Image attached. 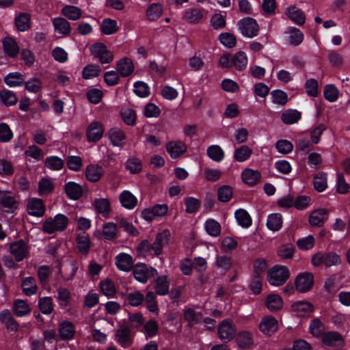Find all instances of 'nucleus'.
Here are the masks:
<instances>
[{
	"mask_svg": "<svg viewBox=\"0 0 350 350\" xmlns=\"http://www.w3.org/2000/svg\"><path fill=\"white\" fill-rule=\"evenodd\" d=\"M54 185L51 180L42 178L38 183V193L40 196H48L53 192Z\"/></svg>",
	"mask_w": 350,
	"mask_h": 350,
	"instance_id": "47",
	"label": "nucleus"
},
{
	"mask_svg": "<svg viewBox=\"0 0 350 350\" xmlns=\"http://www.w3.org/2000/svg\"><path fill=\"white\" fill-rule=\"evenodd\" d=\"M118 30L117 22L111 18H105L101 24V31L104 34L110 35L114 33Z\"/></svg>",
	"mask_w": 350,
	"mask_h": 350,
	"instance_id": "51",
	"label": "nucleus"
},
{
	"mask_svg": "<svg viewBox=\"0 0 350 350\" xmlns=\"http://www.w3.org/2000/svg\"><path fill=\"white\" fill-rule=\"evenodd\" d=\"M53 23L56 31L64 35H68L70 33L71 27L69 22L64 18H55L53 21Z\"/></svg>",
	"mask_w": 350,
	"mask_h": 350,
	"instance_id": "39",
	"label": "nucleus"
},
{
	"mask_svg": "<svg viewBox=\"0 0 350 350\" xmlns=\"http://www.w3.org/2000/svg\"><path fill=\"white\" fill-rule=\"evenodd\" d=\"M14 312L17 317H23L31 311L29 306L23 299H17L14 302Z\"/></svg>",
	"mask_w": 350,
	"mask_h": 350,
	"instance_id": "41",
	"label": "nucleus"
},
{
	"mask_svg": "<svg viewBox=\"0 0 350 350\" xmlns=\"http://www.w3.org/2000/svg\"><path fill=\"white\" fill-rule=\"evenodd\" d=\"M115 338L117 342L124 348L129 347L132 345L131 330L126 325H121L116 331Z\"/></svg>",
	"mask_w": 350,
	"mask_h": 350,
	"instance_id": "9",
	"label": "nucleus"
},
{
	"mask_svg": "<svg viewBox=\"0 0 350 350\" xmlns=\"http://www.w3.org/2000/svg\"><path fill=\"white\" fill-rule=\"evenodd\" d=\"M239 28L242 34L248 38H253L258 34L259 26L256 21L250 17H247L239 21Z\"/></svg>",
	"mask_w": 350,
	"mask_h": 350,
	"instance_id": "6",
	"label": "nucleus"
},
{
	"mask_svg": "<svg viewBox=\"0 0 350 350\" xmlns=\"http://www.w3.org/2000/svg\"><path fill=\"white\" fill-rule=\"evenodd\" d=\"M328 211L319 208L312 211L309 217V223L312 226H323L327 219Z\"/></svg>",
	"mask_w": 350,
	"mask_h": 350,
	"instance_id": "14",
	"label": "nucleus"
},
{
	"mask_svg": "<svg viewBox=\"0 0 350 350\" xmlns=\"http://www.w3.org/2000/svg\"><path fill=\"white\" fill-rule=\"evenodd\" d=\"M0 203L3 207L8 208L12 211L13 209L16 208V201L8 191H0Z\"/></svg>",
	"mask_w": 350,
	"mask_h": 350,
	"instance_id": "38",
	"label": "nucleus"
},
{
	"mask_svg": "<svg viewBox=\"0 0 350 350\" xmlns=\"http://www.w3.org/2000/svg\"><path fill=\"white\" fill-rule=\"evenodd\" d=\"M259 328L263 334L271 335L278 330V322L273 317L267 316L262 319Z\"/></svg>",
	"mask_w": 350,
	"mask_h": 350,
	"instance_id": "12",
	"label": "nucleus"
},
{
	"mask_svg": "<svg viewBox=\"0 0 350 350\" xmlns=\"http://www.w3.org/2000/svg\"><path fill=\"white\" fill-rule=\"evenodd\" d=\"M30 18L29 14L21 12L14 21L17 29L20 31H27L30 27Z\"/></svg>",
	"mask_w": 350,
	"mask_h": 350,
	"instance_id": "31",
	"label": "nucleus"
},
{
	"mask_svg": "<svg viewBox=\"0 0 350 350\" xmlns=\"http://www.w3.org/2000/svg\"><path fill=\"white\" fill-rule=\"evenodd\" d=\"M94 206L96 211L103 217H107L109 214L110 203L106 198H99L94 200Z\"/></svg>",
	"mask_w": 350,
	"mask_h": 350,
	"instance_id": "45",
	"label": "nucleus"
},
{
	"mask_svg": "<svg viewBox=\"0 0 350 350\" xmlns=\"http://www.w3.org/2000/svg\"><path fill=\"white\" fill-rule=\"evenodd\" d=\"M202 17L203 10L191 8L185 12L183 18L189 23H198Z\"/></svg>",
	"mask_w": 350,
	"mask_h": 350,
	"instance_id": "33",
	"label": "nucleus"
},
{
	"mask_svg": "<svg viewBox=\"0 0 350 350\" xmlns=\"http://www.w3.org/2000/svg\"><path fill=\"white\" fill-rule=\"evenodd\" d=\"M38 306L42 313L44 314H51L53 310L52 298L50 297H44L40 298Z\"/></svg>",
	"mask_w": 350,
	"mask_h": 350,
	"instance_id": "54",
	"label": "nucleus"
},
{
	"mask_svg": "<svg viewBox=\"0 0 350 350\" xmlns=\"http://www.w3.org/2000/svg\"><path fill=\"white\" fill-rule=\"evenodd\" d=\"M64 191L67 196L72 200L79 199L83 194L82 187L74 182H68L64 185Z\"/></svg>",
	"mask_w": 350,
	"mask_h": 350,
	"instance_id": "20",
	"label": "nucleus"
},
{
	"mask_svg": "<svg viewBox=\"0 0 350 350\" xmlns=\"http://www.w3.org/2000/svg\"><path fill=\"white\" fill-rule=\"evenodd\" d=\"M103 173L104 170L101 166L92 164L87 167L85 176L89 180L96 182L100 180Z\"/></svg>",
	"mask_w": 350,
	"mask_h": 350,
	"instance_id": "25",
	"label": "nucleus"
},
{
	"mask_svg": "<svg viewBox=\"0 0 350 350\" xmlns=\"http://www.w3.org/2000/svg\"><path fill=\"white\" fill-rule=\"evenodd\" d=\"M236 327L230 320H224L219 324L217 332L219 338L224 342H228L232 340L236 335Z\"/></svg>",
	"mask_w": 350,
	"mask_h": 350,
	"instance_id": "5",
	"label": "nucleus"
},
{
	"mask_svg": "<svg viewBox=\"0 0 350 350\" xmlns=\"http://www.w3.org/2000/svg\"><path fill=\"white\" fill-rule=\"evenodd\" d=\"M235 217L239 225L248 228L252 224V219L248 213L244 209H239L235 212Z\"/></svg>",
	"mask_w": 350,
	"mask_h": 350,
	"instance_id": "49",
	"label": "nucleus"
},
{
	"mask_svg": "<svg viewBox=\"0 0 350 350\" xmlns=\"http://www.w3.org/2000/svg\"><path fill=\"white\" fill-rule=\"evenodd\" d=\"M252 153V149L247 146H241L235 150L234 157L237 161L243 162L247 160L251 156Z\"/></svg>",
	"mask_w": 350,
	"mask_h": 350,
	"instance_id": "59",
	"label": "nucleus"
},
{
	"mask_svg": "<svg viewBox=\"0 0 350 350\" xmlns=\"http://www.w3.org/2000/svg\"><path fill=\"white\" fill-rule=\"evenodd\" d=\"M64 16L70 20L76 21L81 17V10L73 5H66L62 10Z\"/></svg>",
	"mask_w": 350,
	"mask_h": 350,
	"instance_id": "44",
	"label": "nucleus"
},
{
	"mask_svg": "<svg viewBox=\"0 0 350 350\" xmlns=\"http://www.w3.org/2000/svg\"><path fill=\"white\" fill-rule=\"evenodd\" d=\"M104 126L100 122H92L88 127L86 135L88 142H96L103 135Z\"/></svg>",
	"mask_w": 350,
	"mask_h": 350,
	"instance_id": "11",
	"label": "nucleus"
},
{
	"mask_svg": "<svg viewBox=\"0 0 350 350\" xmlns=\"http://www.w3.org/2000/svg\"><path fill=\"white\" fill-rule=\"evenodd\" d=\"M100 72L101 70L99 66L89 64L83 68L82 75L84 79H89L98 77Z\"/></svg>",
	"mask_w": 350,
	"mask_h": 350,
	"instance_id": "63",
	"label": "nucleus"
},
{
	"mask_svg": "<svg viewBox=\"0 0 350 350\" xmlns=\"http://www.w3.org/2000/svg\"><path fill=\"white\" fill-rule=\"evenodd\" d=\"M322 342L328 346H342L344 345V338L337 332H329L323 334Z\"/></svg>",
	"mask_w": 350,
	"mask_h": 350,
	"instance_id": "19",
	"label": "nucleus"
},
{
	"mask_svg": "<svg viewBox=\"0 0 350 350\" xmlns=\"http://www.w3.org/2000/svg\"><path fill=\"white\" fill-rule=\"evenodd\" d=\"M91 54L98 59L101 64H109L112 62L113 55L103 43H96L90 46Z\"/></svg>",
	"mask_w": 350,
	"mask_h": 350,
	"instance_id": "4",
	"label": "nucleus"
},
{
	"mask_svg": "<svg viewBox=\"0 0 350 350\" xmlns=\"http://www.w3.org/2000/svg\"><path fill=\"white\" fill-rule=\"evenodd\" d=\"M294 252V246L291 243H287L278 248V254L282 259H292Z\"/></svg>",
	"mask_w": 350,
	"mask_h": 350,
	"instance_id": "61",
	"label": "nucleus"
},
{
	"mask_svg": "<svg viewBox=\"0 0 350 350\" xmlns=\"http://www.w3.org/2000/svg\"><path fill=\"white\" fill-rule=\"evenodd\" d=\"M202 318L200 312H196L191 308L185 310L184 312V319L188 323L189 327L199 323Z\"/></svg>",
	"mask_w": 350,
	"mask_h": 350,
	"instance_id": "40",
	"label": "nucleus"
},
{
	"mask_svg": "<svg viewBox=\"0 0 350 350\" xmlns=\"http://www.w3.org/2000/svg\"><path fill=\"white\" fill-rule=\"evenodd\" d=\"M287 33L289 34L288 42L291 45L298 46L304 40L303 33L297 28H289Z\"/></svg>",
	"mask_w": 350,
	"mask_h": 350,
	"instance_id": "37",
	"label": "nucleus"
},
{
	"mask_svg": "<svg viewBox=\"0 0 350 350\" xmlns=\"http://www.w3.org/2000/svg\"><path fill=\"white\" fill-rule=\"evenodd\" d=\"M237 342L238 346L242 349L250 347L253 344L252 333L247 331L240 332L237 337Z\"/></svg>",
	"mask_w": 350,
	"mask_h": 350,
	"instance_id": "34",
	"label": "nucleus"
},
{
	"mask_svg": "<svg viewBox=\"0 0 350 350\" xmlns=\"http://www.w3.org/2000/svg\"><path fill=\"white\" fill-rule=\"evenodd\" d=\"M163 8L160 3L151 4L146 10V16L150 21H155L162 14Z\"/></svg>",
	"mask_w": 350,
	"mask_h": 350,
	"instance_id": "42",
	"label": "nucleus"
},
{
	"mask_svg": "<svg viewBox=\"0 0 350 350\" xmlns=\"http://www.w3.org/2000/svg\"><path fill=\"white\" fill-rule=\"evenodd\" d=\"M44 165L52 170H60L63 168L64 161L57 157H49L45 159Z\"/></svg>",
	"mask_w": 350,
	"mask_h": 350,
	"instance_id": "53",
	"label": "nucleus"
},
{
	"mask_svg": "<svg viewBox=\"0 0 350 350\" xmlns=\"http://www.w3.org/2000/svg\"><path fill=\"white\" fill-rule=\"evenodd\" d=\"M0 320L8 330L11 332H16L18 330V323L9 310H4L1 312Z\"/></svg>",
	"mask_w": 350,
	"mask_h": 350,
	"instance_id": "15",
	"label": "nucleus"
},
{
	"mask_svg": "<svg viewBox=\"0 0 350 350\" xmlns=\"http://www.w3.org/2000/svg\"><path fill=\"white\" fill-rule=\"evenodd\" d=\"M3 46L5 53L10 57H16L19 53V47L16 42L12 38H5L3 40Z\"/></svg>",
	"mask_w": 350,
	"mask_h": 350,
	"instance_id": "24",
	"label": "nucleus"
},
{
	"mask_svg": "<svg viewBox=\"0 0 350 350\" xmlns=\"http://www.w3.org/2000/svg\"><path fill=\"white\" fill-rule=\"evenodd\" d=\"M325 327L323 323L319 319H314L312 321L310 325V332L315 337L323 336Z\"/></svg>",
	"mask_w": 350,
	"mask_h": 350,
	"instance_id": "56",
	"label": "nucleus"
},
{
	"mask_svg": "<svg viewBox=\"0 0 350 350\" xmlns=\"http://www.w3.org/2000/svg\"><path fill=\"white\" fill-rule=\"evenodd\" d=\"M292 310L298 316H304L313 311V306L308 301H298L291 306Z\"/></svg>",
	"mask_w": 350,
	"mask_h": 350,
	"instance_id": "29",
	"label": "nucleus"
},
{
	"mask_svg": "<svg viewBox=\"0 0 350 350\" xmlns=\"http://www.w3.org/2000/svg\"><path fill=\"white\" fill-rule=\"evenodd\" d=\"M314 188L319 192L323 191L327 188V176L323 172H319L313 178Z\"/></svg>",
	"mask_w": 350,
	"mask_h": 350,
	"instance_id": "48",
	"label": "nucleus"
},
{
	"mask_svg": "<svg viewBox=\"0 0 350 350\" xmlns=\"http://www.w3.org/2000/svg\"><path fill=\"white\" fill-rule=\"evenodd\" d=\"M260 173L257 170L247 169L242 173V179L249 185H255L260 179Z\"/></svg>",
	"mask_w": 350,
	"mask_h": 350,
	"instance_id": "28",
	"label": "nucleus"
},
{
	"mask_svg": "<svg viewBox=\"0 0 350 350\" xmlns=\"http://www.w3.org/2000/svg\"><path fill=\"white\" fill-rule=\"evenodd\" d=\"M205 228L208 234L213 237H217L220 234V224L213 219H208L206 221Z\"/></svg>",
	"mask_w": 350,
	"mask_h": 350,
	"instance_id": "62",
	"label": "nucleus"
},
{
	"mask_svg": "<svg viewBox=\"0 0 350 350\" xmlns=\"http://www.w3.org/2000/svg\"><path fill=\"white\" fill-rule=\"evenodd\" d=\"M117 70L122 77L129 76L134 71V65L132 60L128 57L120 59L117 63Z\"/></svg>",
	"mask_w": 350,
	"mask_h": 350,
	"instance_id": "22",
	"label": "nucleus"
},
{
	"mask_svg": "<svg viewBox=\"0 0 350 350\" xmlns=\"http://www.w3.org/2000/svg\"><path fill=\"white\" fill-rule=\"evenodd\" d=\"M135 278L142 282L146 283L148 280L157 275V271L152 267H148L145 264H137L133 269Z\"/></svg>",
	"mask_w": 350,
	"mask_h": 350,
	"instance_id": "7",
	"label": "nucleus"
},
{
	"mask_svg": "<svg viewBox=\"0 0 350 350\" xmlns=\"http://www.w3.org/2000/svg\"><path fill=\"white\" fill-rule=\"evenodd\" d=\"M29 214L41 217L44 214L45 208L43 200L39 198H33L29 201L27 204Z\"/></svg>",
	"mask_w": 350,
	"mask_h": 350,
	"instance_id": "17",
	"label": "nucleus"
},
{
	"mask_svg": "<svg viewBox=\"0 0 350 350\" xmlns=\"http://www.w3.org/2000/svg\"><path fill=\"white\" fill-rule=\"evenodd\" d=\"M154 290L156 294L159 295H165L169 293L170 282L167 276H159L155 280Z\"/></svg>",
	"mask_w": 350,
	"mask_h": 350,
	"instance_id": "26",
	"label": "nucleus"
},
{
	"mask_svg": "<svg viewBox=\"0 0 350 350\" xmlns=\"http://www.w3.org/2000/svg\"><path fill=\"white\" fill-rule=\"evenodd\" d=\"M290 271L285 266L275 265L269 269L267 281L272 286L283 285L290 278Z\"/></svg>",
	"mask_w": 350,
	"mask_h": 350,
	"instance_id": "1",
	"label": "nucleus"
},
{
	"mask_svg": "<svg viewBox=\"0 0 350 350\" xmlns=\"http://www.w3.org/2000/svg\"><path fill=\"white\" fill-rule=\"evenodd\" d=\"M144 301H146V307L150 312H157L159 310L156 295L154 292L148 291L146 293V297H144Z\"/></svg>",
	"mask_w": 350,
	"mask_h": 350,
	"instance_id": "60",
	"label": "nucleus"
},
{
	"mask_svg": "<svg viewBox=\"0 0 350 350\" xmlns=\"http://www.w3.org/2000/svg\"><path fill=\"white\" fill-rule=\"evenodd\" d=\"M109 138L114 146H121L122 142L125 139V135L119 129L113 128L109 131Z\"/></svg>",
	"mask_w": 350,
	"mask_h": 350,
	"instance_id": "58",
	"label": "nucleus"
},
{
	"mask_svg": "<svg viewBox=\"0 0 350 350\" xmlns=\"http://www.w3.org/2000/svg\"><path fill=\"white\" fill-rule=\"evenodd\" d=\"M301 117V112L295 109H287L282 113L281 120L285 124H293L297 122Z\"/></svg>",
	"mask_w": 350,
	"mask_h": 350,
	"instance_id": "27",
	"label": "nucleus"
},
{
	"mask_svg": "<svg viewBox=\"0 0 350 350\" xmlns=\"http://www.w3.org/2000/svg\"><path fill=\"white\" fill-rule=\"evenodd\" d=\"M11 254L14 256L16 261L19 262L27 256L28 247L27 243L22 239L16 241L10 246Z\"/></svg>",
	"mask_w": 350,
	"mask_h": 350,
	"instance_id": "10",
	"label": "nucleus"
},
{
	"mask_svg": "<svg viewBox=\"0 0 350 350\" xmlns=\"http://www.w3.org/2000/svg\"><path fill=\"white\" fill-rule=\"evenodd\" d=\"M314 286V275L310 272L298 274L295 280V289L301 293L310 291Z\"/></svg>",
	"mask_w": 350,
	"mask_h": 350,
	"instance_id": "3",
	"label": "nucleus"
},
{
	"mask_svg": "<svg viewBox=\"0 0 350 350\" xmlns=\"http://www.w3.org/2000/svg\"><path fill=\"white\" fill-rule=\"evenodd\" d=\"M23 292L27 296H31L36 293L38 287L36 280L33 277L25 278L22 282Z\"/></svg>",
	"mask_w": 350,
	"mask_h": 350,
	"instance_id": "36",
	"label": "nucleus"
},
{
	"mask_svg": "<svg viewBox=\"0 0 350 350\" xmlns=\"http://www.w3.org/2000/svg\"><path fill=\"white\" fill-rule=\"evenodd\" d=\"M103 234L105 239L107 240H114L117 237V225L109 222L104 225L103 228Z\"/></svg>",
	"mask_w": 350,
	"mask_h": 350,
	"instance_id": "55",
	"label": "nucleus"
},
{
	"mask_svg": "<svg viewBox=\"0 0 350 350\" xmlns=\"http://www.w3.org/2000/svg\"><path fill=\"white\" fill-rule=\"evenodd\" d=\"M0 99L7 107L14 105L18 101L16 94L13 92L7 90L0 92Z\"/></svg>",
	"mask_w": 350,
	"mask_h": 350,
	"instance_id": "50",
	"label": "nucleus"
},
{
	"mask_svg": "<svg viewBox=\"0 0 350 350\" xmlns=\"http://www.w3.org/2000/svg\"><path fill=\"white\" fill-rule=\"evenodd\" d=\"M219 38L221 43L229 49L234 47L237 44V38L232 33H222L219 35Z\"/></svg>",
	"mask_w": 350,
	"mask_h": 350,
	"instance_id": "57",
	"label": "nucleus"
},
{
	"mask_svg": "<svg viewBox=\"0 0 350 350\" xmlns=\"http://www.w3.org/2000/svg\"><path fill=\"white\" fill-rule=\"evenodd\" d=\"M186 144L180 141L170 142L166 144V150L172 158L176 159L187 151Z\"/></svg>",
	"mask_w": 350,
	"mask_h": 350,
	"instance_id": "13",
	"label": "nucleus"
},
{
	"mask_svg": "<svg viewBox=\"0 0 350 350\" xmlns=\"http://www.w3.org/2000/svg\"><path fill=\"white\" fill-rule=\"evenodd\" d=\"M268 228L272 231L279 230L282 226V215L279 213L269 215L267 221Z\"/></svg>",
	"mask_w": 350,
	"mask_h": 350,
	"instance_id": "43",
	"label": "nucleus"
},
{
	"mask_svg": "<svg viewBox=\"0 0 350 350\" xmlns=\"http://www.w3.org/2000/svg\"><path fill=\"white\" fill-rule=\"evenodd\" d=\"M68 224V218L62 214H57L53 219L51 217L46 219L42 226L44 232L52 234L56 231H64Z\"/></svg>",
	"mask_w": 350,
	"mask_h": 350,
	"instance_id": "2",
	"label": "nucleus"
},
{
	"mask_svg": "<svg viewBox=\"0 0 350 350\" xmlns=\"http://www.w3.org/2000/svg\"><path fill=\"white\" fill-rule=\"evenodd\" d=\"M116 265L119 269L123 271H129L135 267L133 258L125 253H121L116 256Z\"/></svg>",
	"mask_w": 350,
	"mask_h": 350,
	"instance_id": "16",
	"label": "nucleus"
},
{
	"mask_svg": "<svg viewBox=\"0 0 350 350\" xmlns=\"http://www.w3.org/2000/svg\"><path fill=\"white\" fill-rule=\"evenodd\" d=\"M265 306L271 312H275L283 307V299L279 295L271 294L267 296Z\"/></svg>",
	"mask_w": 350,
	"mask_h": 350,
	"instance_id": "18",
	"label": "nucleus"
},
{
	"mask_svg": "<svg viewBox=\"0 0 350 350\" xmlns=\"http://www.w3.org/2000/svg\"><path fill=\"white\" fill-rule=\"evenodd\" d=\"M232 64L237 70H245L247 65V57L245 53L243 51L237 52L232 57Z\"/></svg>",
	"mask_w": 350,
	"mask_h": 350,
	"instance_id": "35",
	"label": "nucleus"
},
{
	"mask_svg": "<svg viewBox=\"0 0 350 350\" xmlns=\"http://www.w3.org/2000/svg\"><path fill=\"white\" fill-rule=\"evenodd\" d=\"M218 200L222 202H227L232 197V188L228 185H224L218 189Z\"/></svg>",
	"mask_w": 350,
	"mask_h": 350,
	"instance_id": "64",
	"label": "nucleus"
},
{
	"mask_svg": "<svg viewBox=\"0 0 350 350\" xmlns=\"http://www.w3.org/2000/svg\"><path fill=\"white\" fill-rule=\"evenodd\" d=\"M170 237L171 233L167 229L157 234L155 240L152 243V251L155 256H158L162 254L163 247L169 245Z\"/></svg>",
	"mask_w": 350,
	"mask_h": 350,
	"instance_id": "8",
	"label": "nucleus"
},
{
	"mask_svg": "<svg viewBox=\"0 0 350 350\" xmlns=\"http://www.w3.org/2000/svg\"><path fill=\"white\" fill-rule=\"evenodd\" d=\"M119 198L122 205L127 209L133 208L137 203V198L129 191L122 192Z\"/></svg>",
	"mask_w": 350,
	"mask_h": 350,
	"instance_id": "30",
	"label": "nucleus"
},
{
	"mask_svg": "<svg viewBox=\"0 0 350 350\" xmlns=\"http://www.w3.org/2000/svg\"><path fill=\"white\" fill-rule=\"evenodd\" d=\"M77 248L81 254H87L89 252L90 247V241L88 235L85 232L78 234L76 239Z\"/></svg>",
	"mask_w": 350,
	"mask_h": 350,
	"instance_id": "32",
	"label": "nucleus"
},
{
	"mask_svg": "<svg viewBox=\"0 0 350 350\" xmlns=\"http://www.w3.org/2000/svg\"><path fill=\"white\" fill-rule=\"evenodd\" d=\"M208 156L214 161L219 162L224 157V152L220 146L217 145H213L207 149Z\"/></svg>",
	"mask_w": 350,
	"mask_h": 350,
	"instance_id": "52",
	"label": "nucleus"
},
{
	"mask_svg": "<svg viewBox=\"0 0 350 350\" xmlns=\"http://www.w3.org/2000/svg\"><path fill=\"white\" fill-rule=\"evenodd\" d=\"M4 82L10 87L18 86L24 83V77L19 72H12L5 77Z\"/></svg>",
	"mask_w": 350,
	"mask_h": 350,
	"instance_id": "46",
	"label": "nucleus"
},
{
	"mask_svg": "<svg viewBox=\"0 0 350 350\" xmlns=\"http://www.w3.org/2000/svg\"><path fill=\"white\" fill-rule=\"evenodd\" d=\"M286 13L289 18L296 24L302 25L305 23L306 16L304 13L295 5L288 8Z\"/></svg>",
	"mask_w": 350,
	"mask_h": 350,
	"instance_id": "23",
	"label": "nucleus"
},
{
	"mask_svg": "<svg viewBox=\"0 0 350 350\" xmlns=\"http://www.w3.org/2000/svg\"><path fill=\"white\" fill-rule=\"evenodd\" d=\"M59 334L61 338L64 340L73 338L75 334L74 325L70 321H63L59 326Z\"/></svg>",
	"mask_w": 350,
	"mask_h": 350,
	"instance_id": "21",
	"label": "nucleus"
}]
</instances>
